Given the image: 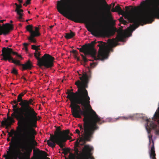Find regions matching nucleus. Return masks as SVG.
Returning a JSON list of instances; mask_svg holds the SVG:
<instances>
[{"label": "nucleus", "mask_w": 159, "mask_h": 159, "mask_svg": "<svg viewBox=\"0 0 159 159\" xmlns=\"http://www.w3.org/2000/svg\"><path fill=\"white\" fill-rule=\"evenodd\" d=\"M119 20L120 22L123 24L124 25H126L128 23L127 21L124 20L122 17H120Z\"/></svg>", "instance_id": "7c9ffc66"}, {"label": "nucleus", "mask_w": 159, "mask_h": 159, "mask_svg": "<svg viewBox=\"0 0 159 159\" xmlns=\"http://www.w3.org/2000/svg\"><path fill=\"white\" fill-rule=\"evenodd\" d=\"M28 12L29 14H30V11H28Z\"/></svg>", "instance_id": "e2e57ef3"}, {"label": "nucleus", "mask_w": 159, "mask_h": 159, "mask_svg": "<svg viewBox=\"0 0 159 159\" xmlns=\"http://www.w3.org/2000/svg\"><path fill=\"white\" fill-rule=\"evenodd\" d=\"M35 30H33L32 31V33L31 34V37H32V39H36L34 37H38L40 35V34L39 33V28L38 27H34Z\"/></svg>", "instance_id": "393cba45"}, {"label": "nucleus", "mask_w": 159, "mask_h": 159, "mask_svg": "<svg viewBox=\"0 0 159 159\" xmlns=\"http://www.w3.org/2000/svg\"><path fill=\"white\" fill-rule=\"evenodd\" d=\"M21 79H23L25 81L26 80V78L24 77L23 76H22V77H21Z\"/></svg>", "instance_id": "3c124183"}, {"label": "nucleus", "mask_w": 159, "mask_h": 159, "mask_svg": "<svg viewBox=\"0 0 159 159\" xmlns=\"http://www.w3.org/2000/svg\"><path fill=\"white\" fill-rule=\"evenodd\" d=\"M106 5V10L107 16L112 20L110 22V24L111 25H115V22L114 20H112L111 12V5H108L104 0Z\"/></svg>", "instance_id": "6ab92c4d"}, {"label": "nucleus", "mask_w": 159, "mask_h": 159, "mask_svg": "<svg viewBox=\"0 0 159 159\" xmlns=\"http://www.w3.org/2000/svg\"><path fill=\"white\" fill-rule=\"evenodd\" d=\"M141 115L139 114H134L130 115L127 116H119L116 118H114L112 119V121H116L119 120H127L131 119L132 120H137L139 117H141Z\"/></svg>", "instance_id": "2eb2a0df"}, {"label": "nucleus", "mask_w": 159, "mask_h": 159, "mask_svg": "<svg viewBox=\"0 0 159 159\" xmlns=\"http://www.w3.org/2000/svg\"><path fill=\"white\" fill-rule=\"evenodd\" d=\"M146 4L149 7H155L157 9L147 12L148 22L151 23L155 18L159 19V0H146Z\"/></svg>", "instance_id": "f8f14e48"}, {"label": "nucleus", "mask_w": 159, "mask_h": 159, "mask_svg": "<svg viewBox=\"0 0 159 159\" xmlns=\"http://www.w3.org/2000/svg\"><path fill=\"white\" fill-rule=\"evenodd\" d=\"M17 101L18 102H20L19 105L20 106V108H17V110H20V111H22L24 110V105L25 103V100H23L22 98L18 96Z\"/></svg>", "instance_id": "b1692460"}, {"label": "nucleus", "mask_w": 159, "mask_h": 159, "mask_svg": "<svg viewBox=\"0 0 159 159\" xmlns=\"http://www.w3.org/2000/svg\"><path fill=\"white\" fill-rule=\"evenodd\" d=\"M97 64L96 63H90V66L91 68H93L97 65Z\"/></svg>", "instance_id": "c9c22d12"}, {"label": "nucleus", "mask_w": 159, "mask_h": 159, "mask_svg": "<svg viewBox=\"0 0 159 159\" xmlns=\"http://www.w3.org/2000/svg\"><path fill=\"white\" fill-rule=\"evenodd\" d=\"M19 3L21 4L23 2V0H19V1H18Z\"/></svg>", "instance_id": "8fccbe9b"}, {"label": "nucleus", "mask_w": 159, "mask_h": 159, "mask_svg": "<svg viewBox=\"0 0 159 159\" xmlns=\"http://www.w3.org/2000/svg\"><path fill=\"white\" fill-rule=\"evenodd\" d=\"M75 133L76 134H78V135H79V137L80 138V141H80V138H81V135H80V131L78 129H77L75 130Z\"/></svg>", "instance_id": "2f4dec72"}, {"label": "nucleus", "mask_w": 159, "mask_h": 159, "mask_svg": "<svg viewBox=\"0 0 159 159\" xmlns=\"http://www.w3.org/2000/svg\"><path fill=\"white\" fill-rule=\"evenodd\" d=\"M78 159H87V156L85 155H82L81 157H79Z\"/></svg>", "instance_id": "e433bc0d"}, {"label": "nucleus", "mask_w": 159, "mask_h": 159, "mask_svg": "<svg viewBox=\"0 0 159 159\" xmlns=\"http://www.w3.org/2000/svg\"><path fill=\"white\" fill-rule=\"evenodd\" d=\"M105 29V26L102 25L100 26V28L98 30L95 31V32L97 34L101 33L103 32Z\"/></svg>", "instance_id": "c85d7f7f"}, {"label": "nucleus", "mask_w": 159, "mask_h": 159, "mask_svg": "<svg viewBox=\"0 0 159 159\" xmlns=\"http://www.w3.org/2000/svg\"><path fill=\"white\" fill-rule=\"evenodd\" d=\"M75 35V33L74 32H73L71 30H70V33H66V35L65 36V37L67 39H69L73 38Z\"/></svg>", "instance_id": "bb28decb"}, {"label": "nucleus", "mask_w": 159, "mask_h": 159, "mask_svg": "<svg viewBox=\"0 0 159 159\" xmlns=\"http://www.w3.org/2000/svg\"><path fill=\"white\" fill-rule=\"evenodd\" d=\"M2 52L1 55L3 56V58L1 59V60H4L5 61L8 60L9 62H10L11 60L12 62L16 65L22 66L23 70L26 69L30 70L33 67L32 63L30 61H28L25 64H21L20 61L14 59L11 56V54H12L15 55L17 54V53L13 52L11 48L7 47L6 49L5 47L3 48Z\"/></svg>", "instance_id": "1a4fd4ad"}, {"label": "nucleus", "mask_w": 159, "mask_h": 159, "mask_svg": "<svg viewBox=\"0 0 159 159\" xmlns=\"http://www.w3.org/2000/svg\"><path fill=\"white\" fill-rule=\"evenodd\" d=\"M7 117L6 119L8 121L15 122V120L14 119H16V118L12 116V114H11V116H9V111L8 112L7 114Z\"/></svg>", "instance_id": "cd10ccee"}, {"label": "nucleus", "mask_w": 159, "mask_h": 159, "mask_svg": "<svg viewBox=\"0 0 159 159\" xmlns=\"http://www.w3.org/2000/svg\"><path fill=\"white\" fill-rule=\"evenodd\" d=\"M53 27V25H51L50 26V29H52Z\"/></svg>", "instance_id": "13d9d810"}, {"label": "nucleus", "mask_w": 159, "mask_h": 159, "mask_svg": "<svg viewBox=\"0 0 159 159\" xmlns=\"http://www.w3.org/2000/svg\"><path fill=\"white\" fill-rule=\"evenodd\" d=\"M111 32L112 33V35H113L114 34H115V32L113 31H111Z\"/></svg>", "instance_id": "6e6d98bb"}, {"label": "nucleus", "mask_w": 159, "mask_h": 159, "mask_svg": "<svg viewBox=\"0 0 159 159\" xmlns=\"http://www.w3.org/2000/svg\"><path fill=\"white\" fill-rule=\"evenodd\" d=\"M82 111L83 112H79V117L73 116L75 118H81V115L84 116L83 126L79 124L78 126L81 132L83 133V135L80 138V141L85 143L86 141H90L93 138L95 131L99 128L97 124L101 125L105 121L98 116L91 106L85 108L82 107Z\"/></svg>", "instance_id": "7ed1b4c3"}, {"label": "nucleus", "mask_w": 159, "mask_h": 159, "mask_svg": "<svg viewBox=\"0 0 159 159\" xmlns=\"http://www.w3.org/2000/svg\"><path fill=\"white\" fill-rule=\"evenodd\" d=\"M27 5H26V3H24V4H23V5H24V6H26Z\"/></svg>", "instance_id": "052dcab7"}, {"label": "nucleus", "mask_w": 159, "mask_h": 159, "mask_svg": "<svg viewBox=\"0 0 159 159\" xmlns=\"http://www.w3.org/2000/svg\"><path fill=\"white\" fill-rule=\"evenodd\" d=\"M12 95H15V96H16V95H15V94L14 93H12Z\"/></svg>", "instance_id": "69168bd1"}, {"label": "nucleus", "mask_w": 159, "mask_h": 159, "mask_svg": "<svg viewBox=\"0 0 159 159\" xmlns=\"http://www.w3.org/2000/svg\"><path fill=\"white\" fill-rule=\"evenodd\" d=\"M11 73L16 75L17 74V71L15 68H13L11 71Z\"/></svg>", "instance_id": "f704fd0d"}, {"label": "nucleus", "mask_w": 159, "mask_h": 159, "mask_svg": "<svg viewBox=\"0 0 159 159\" xmlns=\"http://www.w3.org/2000/svg\"><path fill=\"white\" fill-rule=\"evenodd\" d=\"M82 77H80L81 82L78 80L75 83L78 88L77 91L74 93L68 90L66 94H68L66 98L70 101V105L72 114L73 116L79 117V112L82 111L80 105L82 108H85L90 107V98L88 95V91L86 88H88L87 84V81L85 80H82Z\"/></svg>", "instance_id": "f03ea898"}, {"label": "nucleus", "mask_w": 159, "mask_h": 159, "mask_svg": "<svg viewBox=\"0 0 159 159\" xmlns=\"http://www.w3.org/2000/svg\"><path fill=\"white\" fill-rule=\"evenodd\" d=\"M154 115L155 114L153 115L152 119H151V120H153L156 124H157V125H158L159 126V117L154 116Z\"/></svg>", "instance_id": "c756f323"}, {"label": "nucleus", "mask_w": 159, "mask_h": 159, "mask_svg": "<svg viewBox=\"0 0 159 159\" xmlns=\"http://www.w3.org/2000/svg\"><path fill=\"white\" fill-rule=\"evenodd\" d=\"M87 30H88V31H89V32H91L92 31V30H91V29L90 28H87Z\"/></svg>", "instance_id": "09e8293b"}, {"label": "nucleus", "mask_w": 159, "mask_h": 159, "mask_svg": "<svg viewBox=\"0 0 159 159\" xmlns=\"http://www.w3.org/2000/svg\"><path fill=\"white\" fill-rule=\"evenodd\" d=\"M23 125H24L23 126L24 127H23L24 128H22V129L20 131H19L21 132L22 131V130H23V131L24 132L22 135V139L21 140V142H20V147L21 149L25 150L26 155L27 157L29 158L30 154L33 148V147L31 145V141L34 140L33 143L34 146H37V143L34 141L35 138L34 135L36 134V131L34 130L36 132V134H33L34 137V138L33 139L31 138L27 140L25 137V136L26 127L25 125L24 124ZM17 130L18 131V130Z\"/></svg>", "instance_id": "9d476101"}, {"label": "nucleus", "mask_w": 159, "mask_h": 159, "mask_svg": "<svg viewBox=\"0 0 159 159\" xmlns=\"http://www.w3.org/2000/svg\"><path fill=\"white\" fill-rule=\"evenodd\" d=\"M115 4H113V8L111 9L112 12H118L119 14L123 15L126 19H127L129 22L133 23L134 24L130 25V27L128 29L129 31L132 32L137 28L140 25H142L143 23H145L147 21V13L143 15V12L142 9L139 7H135L132 8L130 11H129V8L128 6H126V10L124 11L119 5H117L114 8L113 7Z\"/></svg>", "instance_id": "20e7f679"}, {"label": "nucleus", "mask_w": 159, "mask_h": 159, "mask_svg": "<svg viewBox=\"0 0 159 159\" xmlns=\"http://www.w3.org/2000/svg\"><path fill=\"white\" fill-rule=\"evenodd\" d=\"M10 22H11V23H12V22H13V21H12V20H11V21H10Z\"/></svg>", "instance_id": "774afa93"}, {"label": "nucleus", "mask_w": 159, "mask_h": 159, "mask_svg": "<svg viewBox=\"0 0 159 159\" xmlns=\"http://www.w3.org/2000/svg\"><path fill=\"white\" fill-rule=\"evenodd\" d=\"M37 117L38 119L37 120H40L41 118V117L39 116H38V117L37 116Z\"/></svg>", "instance_id": "603ef678"}, {"label": "nucleus", "mask_w": 159, "mask_h": 159, "mask_svg": "<svg viewBox=\"0 0 159 159\" xmlns=\"http://www.w3.org/2000/svg\"><path fill=\"white\" fill-rule=\"evenodd\" d=\"M73 0H60L57 2V8L58 11L68 19L76 23H88L90 21L86 17H83L77 12V11L87 10L88 11L98 13L100 10V0H93L89 6L86 8L83 7L72 8L70 3Z\"/></svg>", "instance_id": "f257e3e1"}, {"label": "nucleus", "mask_w": 159, "mask_h": 159, "mask_svg": "<svg viewBox=\"0 0 159 159\" xmlns=\"http://www.w3.org/2000/svg\"><path fill=\"white\" fill-rule=\"evenodd\" d=\"M10 132H11V133L14 134V133H15V131L13 129H11Z\"/></svg>", "instance_id": "de8ad7c7"}, {"label": "nucleus", "mask_w": 159, "mask_h": 159, "mask_svg": "<svg viewBox=\"0 0 159 159\" xmlns=\"http://www.w3.org/2000/svg\"><path fill=\"white\" fill-rule=\"evenodd\" d=\"M14 147H11L10 149V151H7V153L9 157H11L13 159H17L19 157L20 159L21 157L19 156L18 154L17 153V151L14 148Z\"/></svg>", "instance_id": "f3484780"}, {"label": "nucleus", "mask_w": 159, "mask_h": 159, "mask_svg": "<svg viewBox=\"0 0 159 159\" xmlns=\"http://www.w3.org/2000/svg\"><path fill=\"white\" fill-rule=\"evenodd\" d=\"M69 159H75V155L72 153H70L69 155Z\"/></svg>", "instance_id": "473e14b6"}, {"label": "nucleus", "mask_w": 159, "mask_h": 159, "mask_svg": "<svg viewBox=\"0 0 159 159\" xmlns=\"http://www.w3.org/2000/svg\"><path fill=\"white\" fill-rule=\"evenodd\" d=\"M38 46H36L34 45H32V49L34 50H35V51H36L37 49H36V48H38Z\"/></svg>", "instance_id": "4c0bfd02"}, {"label": "nucleus", "mask_w": 159, "mask_h": 159, "mask_svg": "<svg viewBox=\"0 0 159 159\" xmlns=\"http://www.w3.org/2000/svg\"><path fill=\"white\" fill-rule=\"evenodd\" d=\"M4 120L1 122V124L2 126H5V128L8 129L9 127H11V125L15 122H11L8 121L6 118H4Z\"/></svg>", "instance_id": "5701e85b"}, {"label": "nucleus", "mask_w": 159, "mask_h": 159, "mask_svg": "<svg viewBox=\"0 0 159 159\" xmlns=\"http://www.w3.org/2000/svg\"><path fill=\"white\" fill-rule=\"evenodd\" d=\"M7 140L8 142H9V141H10V139L9 137H8L7 138Z\"/></svg>", "instance_id": "864d4df0"}, {"label": "nucleus", "mask_w": 159, "mask_h": 159, "mask_svg": "<svg viewBox=\"0 0 159 159\" xmlns=\"http://www.w3.org/2000/svg\"><path fill=\"white\" fill-rule=\"evenodd\" d=\"M72 52L74 54H76L77 52V51L76 50H74L72 51Z\"/></svg>", "instance_id": "49530a36"}, {"label": "nucleus", "mask_w": 159, "mask_h": 159, "mask_svg": "<svg viewBox=\"0 0 159 159\" xmlns=\"http://www.w3.org/2000/svg\"><path fill=\"white\" fill-rule=\"evenodd\" d=\"M29 20H26V22H28V21H29Z\"/></svg>", "instance_id": "338daca9"}, {"label": "nucleus", "mask_w": 159, "mask_h": 159, "mask_svg": "<svg viewBox=\"0 0 159 159\" xmlns=\"http://www.w3.org/2000/svg\"><path fill=\"white\" fill-rule=\"evenodd\" d=\"M33 26L32 25H28L26 27L27 30L30 33V36L28 37V40L30 42L35 43L37 42L36 40L32 39L31 37V34L32 33L33 30Z\"/></svg>", "instance_id": "aec40b11"}, {"label": "nucleus", "mask_w": 159, "mask_h": 159, "mask_svg": "<svg viewBox=\"0 0 159 159\" xmlns=\"http://www.w3.org/2000/svg\"><path fill=\"white\" fill-rule=\"evenodd\" d=\"M18 102L17 100H14L11 102L12 105V111H13L12 113V116L16 118L18 121L17 125L18 126L17 127V129L18 131H20L22 129V125L23 124V111L20 110H17V108H20L18 106Z\"/></svg>", "instance_id": "ddd939ff"}, {"label": "nucleus", "mask_w": 159, "mask_h": 159, "mask_svg": "<svg viewBox=\"0 0 159 159\" xmlns=\"http://www.w3.org/2000/svg\"><path fill=\"white\" fill-rule=\"evenodd\" d=\"M66 142H60V144H57L62 149L63 151L62 153H64L65 155L67 154L69 151L68 149L63 148V147L64 146L63 143Z\"/></svg>", "instance_id": "a878e982"}, {"label": "nucleus", "mask_w": 159, "mask_h": 159, "mask_svg": "<svg viewBox=\"0 0 159 159\" xmlns=\"http://www.w3.org/2000/svg\"><path fill=\"white\" fill-rule=\"evenodd\" d=\"M40 55L39 52H35L34 56L38 60V65L40 68L44 66L45 68L52 67L54 66V58L48 54H45L41 57H39Z\"/></svg>", "instance_id": "9b49d317"}, {"label": "nucleus", "mask_w": 159, "mask_h": 159, "mask_svg": "<svg viewBox=\"0 0 159 159\" xmlns=\"http://www.w3.org/2000/svg\"><path fill=\"white\" fill-rule=\"evenodd\" d=\"M69 130L61 131L60 127H57L54 132V135L50 134L49 139L47 141L48 145L53 148L55 147L56 144H60V142H66L67 140L70 139L71 137L69 135Z\"/></svg>", "instance_id": "0eeeda50"}, {"label": "nucleus", "mask_w": 159, "mask_h": 159, "mask_svg": "<svg viewBox=\"0 0 159 159\" xmlns=\"http://www.w3.org/2000/svg\"><path fill=\"white\" fill-rule=\"evenodd\" d=\"M7 133H8V132H9V131H8V130H7Z\"/></svg>", "instance_id": "0e129e2a"}, {"label": "nucleus", "mask_w": 159, "mask_h": 159, "mask_svg": "<svg viewBox=\"0 0 159 159\" xmlns=\"http://www.w3.org/2000/svg\"><path fill=\"white\" fill-rule=\"evenodd\" d=\"M147 123L145 125L146 129L148 134V138L149 140V145H150L151 141H152V145L150 147V149L149 151V157L151 159H157L156 157V154L154 146V142L152 139V135L151 134L152 129L155 130V133L157 135H159V126H158L153 120H151L148 118L145 119Z\"/></svg>", "instance_id": "6e6552de"}, {"label": "nucleus", "mask_w": 159, "mask_h": 159, "mask_svg": "<svg viewBox=\"0 0 159 159\" xmlns=\"http://www.w3.org/2000/svg\"><path fill=\"white\" fill-rule=\"evenodd\" d=\"M41 154L44 155V156H47V154L45 152H44L43 151H41Z\"/></svg>", "instance_id": "79ce46f5"}, {"label": "nucleus", "mask_w": 159, "mask_h": 159, "mask_svg": "<svg viewBox=\"0 0 159 159\" xmlns=\"http://www.w3.org/2000/svg\"><path fill=\"white\" fill-rule=\"evenodd\" d=\"M24 110L23 111V124L26 127L25 136L28 140L29 139L34 138L33 134H36V132L33 129L34 127L36 126L38 119L37 117V113L34 109L30 106L33 105V100L30 98L29 100H25Z\"/></svg>", "instance_id": "423d86ee"}, {"label": "nucleus", "mask_w": 159, "mask_h": 159, "mask_svg": "<svg viewBox=\"0 0 159 159\" xmlns=\"http://www.w3.org/2000/svg\"><path fill=\"white\" fill-rule=\"evenodd\" d=\"M4 20H0V23H2Z\"/></svg>", "instance_id": "5fc2aeb1"}, {"label": "nucleus", "mask_w": 159, "mask_h": 159, "mask_svg": "<svg viewBox=\"0 0 159 159\" xmlns=\"http://www.w3.org/2000/svg\"><path fill=\"white\" fill-rule=\"evenodd\" d=\"M15 55H16V56H17V57L18 58H20L21 59H22V57H21V55L18 54L17 53V54H16Z\"/></svg>", "instance_id": "37998d69"}, {"label": "nucleus", "mask_w": 159, "mask_h": 159, "mask_svg": "<svg viewBox=\"0 0 159 159\" xmlns=\"http://www.w3.org/2000/svg\"><path fill=\"white\" fill-rule=\"evenodd\" d=\"M13 134L11 132H8V135L9 137H12V139L11 141L9 143V144L10 146L9 148V149H11V147H17L18 145L20 146V142H21V141H17V139L16 137H13L12 135Z\"/></svg>", "instance_id": "dca6fc26"}, {"label": "nucleus", "mask_w": 159, "mask_h": 159, "mask_svg": "<svg viewBox=\"0 0 159 159\" xmlns=\"http://www.w3.org/2000/svg\"><path fill=\"white\" fill-rule=\"evenodd\" d=\"M126 32L123 31L122 30L120 31L118 33L117 35L116 39L117 41L123 42L124 39L126 37Z\"/></svg>", "instance_id": "412c9836"}, {"label": "nucleus", "mask_w": 159, "mask_h": 159, "mask_svg": "<svg viewBox=\"0 0 159 159\" xmlns=\"http://www.w3.org/2000/svg\"><path fill=\"white\" fill-rule=\"evenodd\" d=\"M26 51H28V48H27V49L25 48Z\"/></svg>", "instance_id": "680f3d73"}, {"label": "nucleus", "mask_w": 159, "mask_h": 159, "mask_svg": "<svg viewBox=\"0 0 159 159\" xmlns=\"http://www.w3.org/2000/svg\"><path fill=\"white\" fill-rule=\"evenodd\" d=\"M15 5L16 6V7H17V6L18 5V4H17L16 3H15Z\"/></svg>", "instance_id": "bf43d9fd"}, {"label": "nucleus", "mask_w": 159, "mask_h": 159, "mask_svg": "<svg viewBox=\"0 0 159 159\" xmlns=\"http://www.w3.org/2000/svg\"><path fill=\"white\" fill-rule=\"evenodd\" d=\"M93 148L89 145H85L82 150V152H80L78 149L75 148V153L76 155L78 156L77 159L81 157L82 155L87 156V159H94V157L91 156V152Z\"/></svg>", "instance_id": "4468645a"}, {"label": "nucleus", "mask_w": 159, "mask_h": 159, "mask_svg": "<svg viewBox=\"0 0 159 159\" xmlns=\"http://www.w3.org/2000/svg\"><path fill=\"white\" fill-rule=\"evenodd\" d=\"M82 75H81V74H79V75L80 76L79 78L80 80V77H82V80H84L86 79L87 81V86H88V84L89 81V80L91 77V72L90 70H89V72L88 74L85 72L83 71L82 72ZM80 82L81 81V80L80 81Z\"/></svg>", "instance_id": "a211bd4d"}, {"label": "nucleus", "mask_w": 159, "mask_h": 159, "mask_svg": "<svg viewBox=\"0 0 159 159\" xmlns=\"http://www.w3.org/2000/svg\"><path fill=\"white\" fill-rule=\"evenodd\" d=\"M38 47V48H36V49H37L36 50V51H35V52H39L38 51V50H40V48H39V46H37Z\"/></svg>", "instance_id": "c03bdc74"}, {"label": "nucleus", "mask_w": 159, "mask_h": 159, "mask_svg": "<svg viewBox=\"0 0 159 159\" xmlns=\"http://www.w3.org/2000/svg\"><path fill=\"white\" fill-rule=\"evenodd\" d=\"M22 7V6L21 4L18 5L15 10V11L16 12L17 14L19 16L18 18L20 21H22L21 20L23 18L22 16L23 15V14L21 12H23L24 11L22 9H20Z\"/></svg>", "instance_id": "4be33fe9"}, {"label": "nucleus", "mask_w": 159, "mask_h": 159, "mask_svg": "<svg viewBox=\"0 0 159 159\" xmlns=\"http://www.w3.org/2000/svg\"><path fill=\"white\" fill-rule=\"evenodd\" d=\"M81 56L82 57L83 60L85 62H86L88 61V59L83 54H81Z\"/></svg>", "instance_id": "72a5a7b5"}, {"label": "nucleus", "mask_w": 159, "mask_h": 159, "mask_svg": "<svg viewBox=\"0 0 159 159\" xmlns=\"http://www.w3.org/2000/svg\"><path fill=\"white\" fill-rule=\"evenodd\" d=\"M23 45L24 47L25 48L27 49V47L28 45V44L27 43H23Z\"/></svg>", "instance_id": "58836bf2"}, {"label": "nucleus", "mask_w": 159, "mask_h": 159, "mask_svg": "<svg viewBox=\"0 0 159 159\" xmlns=\"http://www.w3.org/2000/svg\"><path fill=\"white\" fill-rule=\"evenodd\" d=\"M3 157L5 158V159H9V157L7 156V155L6 154H4L3 156Z\"/></svg>", "instance_id": "a18cd8bd"}, {"label": "nucleus", "mask_w": 159, "mask_h": 159, "mask_svg": "<svg viewBox=\"0 0 159 159\" xmlns=\"http://www.w3.org/2000/svg\"><path fill=\"white\" fill-rule=\"evenodd\" d=\"M99 44L97 46L99 47L97 57L96 56L97 52L94 48V45L96 43L95 41H92L90 43L83 45L78 49L80 52H83L85 55H90L95 60H103L107 58L108 54L110 51H112V47L114 45V40H109L108 45H107L105 42L98 41Z\"/></svg>", "instance_id": "39448f33"}, {"label": "nucleus", "mask_w": 159, "mask_h": 159, "mask_svg": "<svg viewBox=\"0 0 159 159\" xmlns=\"http://www.w3.org/2000/svg\"><path fill=\"white\" fill-rule=\"evenodd\" d=\"M2 134L3 135H6V134L4 132V131H2Z\"/></svg>", "instance_id": "4d7b16f0"}, {"label": "nucleus", "mask_w": 159, "mask_h": 159, "mask_svg": "<svg viewBox=\"0 0 159 159\" xmlns=\"http://www.w3.org/2000/svg\"><path fill=\"white\" fill-rule=\"evenodd\" d=\"M31 0H27L26 1L25 3L26 5H29L30 3V1Z\"/></svg>", "instance_id": "a19ab883"}, {"label": "nucleus", "mask_w": 159, "mask_h": 159, "mask_svg": "<svg viewBox=\"0 0 159 159\" xmlns=\"http://www.w3.org/2000/svg\"><path fill=\"white\" fill-rule=\"evenodd\" d=\"M25 94V93H20L18 95V96L22 98V97L24 96V95Z\"/></svg>", "instance_id": "ea45409f"}]
</instances>
